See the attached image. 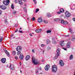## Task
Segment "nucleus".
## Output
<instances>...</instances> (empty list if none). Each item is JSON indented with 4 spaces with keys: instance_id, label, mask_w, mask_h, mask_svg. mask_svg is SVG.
Here are the masks:
<instances>
[{
    "instance_id": "f257e3e1",
    "label": "nucleus",
    "mask_w": 75,
    "mask_h": 75,
    "mask_svg": "<svg viewBox=\"0 0 75 75\" xmlns=\"http://www.w3.org/2000/svg\"><path fill=\"white\" fill-rule=\"evenodd\" d=\"M32 62L33 64L34 65H37L40 63L38 61L37 59H35V57H33L32 58Z\"/></svg>"
},
{
    "instance_id": "f03ea898",
    "label": "nucleus",
    "mask_w": 75,
    "mask_h": 75,
    "mask_svg": "<svg viewBox=\"0 0 75 75\" xmlns=\"http://www.w3.org/2000/svg\"><path fill=\"white\" fill-rule=\"evenodd\" d=\"M56 52L57 54H56L55 56L54 57V59H57L59 57V54H60V49H57Z\"/></svg>"
},
{
    "instance_id": "7ed1b4c3",
    "label": "nucleus",
    "mask_w": 75,
    "mask_h": 75,
    "mask_svg": "<svg viewBox=\"0 0 75 75\" xmlns=\"http://www.w3.org/2000/svg\"><path fill=\"white\" fill-rule=\"evenodd\" d=\"M52 72H56L57 71V67L55 65H54L52 66Z\"/></svg>"
},
{
    "instance_id": "20e7f679",
    "label": "nucleus",
    "mask_w": 75,
    "mask_h": 75,
    "mask_svg": "<svg viewBox=\"0 0 75 75\" xmlns=\"http://www.w3.org/2000/svg\"><path fill=\"white\" fill-rule=\"evenodd\" d=\"M10 0H4L3 1V3L5 6H8L9 4Z\"/></svg>"
},
{
    "instance_id": "39448f33",
    "label": "nucleus",
    "mask_w": 75,
    "mask_h": 75,
    "mask_svg": "<svg viewBox=\"0 0 75 75\" xmlns=\"http://www.w3.org/2000/svg\"><path fill=\"white\" fill-rule=\"evenodd\" d=\"M61 23L62 24H63V25H67L68 24V22L67 21H64L63 20H62Z\"/></svg>"
},
{
    "instance_id": "423d86ee",
    "label": "nucleus",
    "mask_w": 75,
    "mask_h": 75,
    "mask_svg": "<svg viewBox=\"0 0 75 75\" xmlns=\"http://www.w3.org/2000/svg\"><path fill=\"white\" fill-rule=\"evenodd\" d=\"M16 50L17 51H20L22 50V47L20 46H18L17 47Z\"/></svg>"
},
{
    "instance_id": "0eeeda50",
    "label": "nucleus",
    "mask_w": 75,
    "mask_h": 75,
    "mask_svg": "<svg viewBox=\"0 0 75 75\" xmlns=\"http://www.w3.org/2000/svg\"><path fill=\"white\" fill-rule=\"evenodd\" d=\"M59 63L61 67H63L64 65V63L62 60H60L59 62Z\"/></svg>"
},
{
    "instance_id": "6e6552de",
    "label": "nucleus",
    "mask_w": 75,
    "mask_h": 75,
    "mask_svg": "<svg viewBox=\"0 0 75 75\" xmlns=\"http://www.w3.org/2000/svg\"><path fill=\"white\" fill-rule=\"evenodd\" d=\"M66 16L67 18L68 17H69L71 16V14L69 12H66L65 13Z\"/></svg>"
},
{
    "instance_id": "1a4fd4ad",
    "label": "nucleus",
    "mask_w": 75,
    "mask_h": 75,
    "mask_svg": "<svg viewBox=\"0 0 75 75\" xmlns=\"http://www.w3.org/2000/svg\"><path fill=\"white\" fill-rule=\"evenodd\" d=\"M9 68L11 69L12 70H14L15 69V67H14V66L13 65H10V66H9Z\"/></svg>"
},
{
    "instance_id": "9d476101",
    "label": "nucleus",
    "mask_w": 75,
    "mask_h": 75,
    "mask_svg": "<svg viewBox=\"0 0 75 75\" xmlns=\"http://www.w3.org/2000/svg\"><path fill=\"white\" fill-rule=\"evenodd\" d=\"M45 71H48L50 69V66L48 65H47L45 68Z\"/></svg>"
},
{
    "instance_id": "9b49d317",
    "label": "nucleus",
    "mask_w": 75,
    "mask_h": 75,
    "mask_svg": "<svg viewBox=\"0 0 75 75\" xmlns=\"http://www.w3.org/2000/svg\"><path fill=\"white\" fill-rule=\"evenodd\" d=\"M6 58H3L1 59V61L2 63H4L6 62Z\"/></svg>"
},
{
    "instance_id": "f8f14e48",
    "label": "nucleus",
    "mask_w": 75,
    "mask_h": 75,
    "mask_svg": "<svg viewBox=\"0 0 75 75\" xmlns=\"http://www.w3.org/2000/svg\"><path fill=\"white\" fill-rule=\"evenodd\" d=\"M71 43L69 42H68L67 44V48H70L71 46H70Z\"/></svg>"
},
{
    "instance_id": "ddd939ff",
    "label": "nucleus",
    "mask_w": 75,
    "mask_h": 75,
    "mask_svg": "<svg viewBox=\"0 0 75 75\" xmlns=\"http://www.w3.org/2000/svg\"><path fill=\"white\" fill-rule=\"evenodd\" d=\"M0 8H1L2 10H5L7 8V7L4 5L0 6Z\"/></svg>"
},
{
    "instance_id": "4468645a",
    "label": "nucleus",
    "mask_w": 75,
    "mask_h": 75,
    "mask_svg": "<svg viewBox=\"0 0 75 75\" xmlns=\"http://www.w3.org/2000/svg\"><path fill=\"white\" fill-rule=\"evenodd\" d=\"M64 40H63L60 41V45L61 46V47H63V46H64V45H65V44L64 43Z\"/></svg>"
},
{
    "instance_id": "2eb2a0df",
    "label": "nucleus",
    "mask_w": 75,
    "mask_h": 75,
    "mask_svg": "<svg viewBox=\"0 0 75 75\" xmlns=\"http://www.w3.org/2000/svg\"><path fill=\"white\" fill-rule=\"evenodd\" d=\"M19 58L21 60H23V58H24V56H23V54H21L19 56Z\"/></svg>"
},
{
    "instance_id": "dca6fc26",
    "label": "nucleus",
    "mask_w": 75,
    "mask_h": 75,
    "mask_svg": "<svg viewBox=\"0 0 75 75\" xmlns=\"http://www.w3.org/2000/svg\"><path fill=\"white\" fill-rule=\"evenodd\" d=\"M30 58V56L29 55H27L25 57V59L26 61H28Z\"/></svg>"
},
{
    "instance_id": "f3484780",
    "label": "nucleus",
    "mask_w": 75,
    "mask_h": 75,
    "mask_svg": "<svg viewBox=\"0 0 75 75\" xmlns=\"http://www.w3.org/2000/svg\"><path fill=\"white\" fill-rule=\"evenodd\" d=\"M38 21L39 23H42V19L41 18H40L38 19Z\"/></svg>"
},
{
    "instance_id": "a211bd4d",
    "label": "nucleus",
    "mask_w": 75,
    "mask_h": 75,
    "mask_svg": "<svg viewBox=\"0 0 75 75\" xmlns=\"http://www.w3.org/2000/svg\"><path fill=\"white\" fill-rule=\"evenodd\" d=\"M4 51H5L6 54L7 55L8 57H10V53L8 52L6 50H4Z\"/></svg>"
},
{
    "instance_id": "6ab92c4d",
    "label": "nucleus",
    "mask_w": 75,
    "mask_h": 75,
    "mask_svg": "<svg viewBox=\"0 0 75 75\" xmlns=\"http://www.w3.org/2000/svg\"><path fill=\"white\" fill-rule=\"evenodd\" d=\"M41 29H38L35 30V31L36 33H40V32L41 31Z\"/></svg>"
},
{
    "instance_id": "aec40b11",
    "label": "nucleus",
    "mask_w": 75,
    "mask_h": 75,
    "mask_svg": "<svg viewBox=\"0 0 75 75\" xmlns=\"http://www.w3.org/2000/svg\"><path fill=\"white\" fill-rule=\"evenodd\" d=\"M18 3L20 5H23V2H22V1H21V0H18Z\"/></svg>"
},
{
    "instance_id": "412c9836",
    "label": "nucleus",
    "mask_w": 75,
    "mask_h": 75,
    "mask_svg": "<svg viewBox=\"0 0 75 75\" xmlns=\"http://www.w3.org/2000/svg\"><path fill=\"white\" fill-rule=\"evenodd\" d=\"M54 21H61V18H56L54 19Z\"/></svg>"
},
{
    "instance_id": "4be33fe9",
    "label": "nucleus",
    "mask_w": 75,
    "mask_h": 75,
    "mask_svg": "<svg viewBox=\"0 0 75 75\" xmlns=\"http://www.w3.org/2000/svg\"><path fill=\"white\" fill-rule=\"evenodd\" d=\"M74 58V56L72 54H71V56H70V60H72V59H73Z\"/></svg>"
},
{
    "instance_id": "5701e85b",
    "label": "nucleus",
    "mask_w": 75,
    "mask_h": 75,
    "mask_svg": "<svg viewBox=\"0 0 75 75\" xmlns=\"http://www.w3.org/2000/svg\"><path fill=\"white\" fill-rule=\"evenodd\" d=\"M60 11L61 13H64V10L63 8H61L60 10Z\"/></svg>"
},
{
    "instance_id": "b1692460",
    "label": "nucleus",
    "mask_w": 75,
    "mask_h": 75,
    "mask_svg": "<svg viewBox=\"0 0 75 75\" xmlns=\"http://www.w3.org/2000/svg\"><path fill=\"white\" fill-rule=\"evenodd\" d=\"M69 30L70 31V33L72 34H74V33L73 32V30H72L71 29H69Z\"/></svg>"
},
{
    "instance_id": "393cba45",
    "label": "nucleus",
    "mask_w": 75,
    "mask_h": 75,
    "mask_svg": "<svg viewBox=\"0 0 75 75\" xmlns=\"http://www.w3.org/2000/svg\"><path fill=\"white\" fill-rule=\"evenodd\" d=\"M12 54L13 55H15L16 54V52L15 51H13L12 52Z\"/></svg>"
},
{
    "instance_id": "a878e982",
    "label": "nucleus",
    "mask_w": 75,
    "mask_h": 75,
    "mask_svg": "<svg viewBox=\"0 0 75 75\" xmlns=\"http://www.w3.org/2000/svg\"><path fill=\"white\" fill-rule=\"evenodd\" d=\"M11 8L12 9H13V10L14 9V4H12V5L11 6Z\"/></svg>"
},
{
    "instance_id": "bb28decb",
    "label": "nucleus",
    "mask_w": 75,
    "mask_h": 75,
    "mask_svg": "<svg viewBox=\"0 0 75 75\" xmlns=\"http://www.w3.org/2000/svg\"><path fill=\"white\" fill-rule=\"evenodd\" d=\"M21 54H21V52L20 51H18V52L17 53V55H20Z\"/></svg>"
},
{
    "instance_id": "cd10ccee",
    "label": "nucleus",
    "mask_w": 75,
    "mask_h": 75,
    "mask_svg": "<svg viewBox=\"0 0 75 75\" xmlns=\"http://www.w3.org/2000/svg\"><path fill=\"white\" fill-rule=\"evenodd\" d=\"M51 30H47V31L46 33H47V34H48V33H51Z\"/></svg>"
},
{
    "instance_id": "c85d7f7f",
    "label": "nucleus",
    "mask_w": 75,
    "mask_h": 75,
    "mask_svg": "<svg viewBox=\"0 0 75 75\" xmlns=\"http://www.w3.org/2000/svg\"><path fill=\"white\" fill-rule=\"evenodd\" d=\"M47 16L48 17H51V15H50V13H47Z\"/></svg>"
},
{
    "instance_id": "c756f323",
    "label": "nucleus",
    "mask_w": 75,
    "mask_h": 75,
    "mask_svg": "<svg viewBox=\"0 0 75 75\" xmlns=\"http://www.w3.org/2000/svg\"><path fill=\"white\" fill-rule=\"evenodd\" d=\"M50 40H49L48 39H47L46 41L47 44H48L49 43H50Z\"/></svg>"
},
{
    "instance_id": "7c9ffc66",
    "label": "nucleus",
    "mask_w": 75,
    "mask_h": 75,
    "mask_svg": "<svg viewBox=\"0 0 75 75\" xmlns=\"http://www.w3.org/2000/svg\"><path fill=\"white\" fill-rule=\"evenodd\" d=\"M3 40V37H1L0 39V42H2V40Z\"/></svg>"
},
{
    "instance_id": "2f4dec72",
    "label": "nucleus",
    "mask_w": 75,
    "mask_h": 75,
    "mask_svg": "<svg viewBox=\"0 0 75 75\" xmlns=\"http://www.w3.org/2000/svg\"><path fill=\"white\" fill-rule=\"evenodd\" d=\"M5 23L6 24H7L8 23V21H7V19H5Z\"/></svg>"
},
{
    "instance_id": "473e14b6",
    "label": "nucleus",
    "mask_w": 75,
    "mask_h": 75,
    "mask_svg": "<svg viewBox=\"0 0 75 75\" xmlns=\"http://www.w3.org/2000/svg\"><path fill=\"white\" fill-rule=\"evenodd\" d=\"M35 17H33L31 19V20L32 21H35Z\"/></svg>"
},
{
    "instance_id": "72a5a7b5",
    "label": "nucleus",
    "mask_w": 75,
    "mask_h": 75,
    "mask_svg": "<svg viewBox=\"0 0 75 75\" xmlns=\"http://www.w3.org/2000/svg\"><path fill=\"white\" fill-rule=\"evenodd\" d=\"M16 13H17V11H13L12 12V13L13 14H16Z\"/></svg>"
},
{
    "instance_id": "f704fd0d",
    "label": "nucleus",
    "mask_w": 75,
    "mask_h": 75,
    "mask_svg": "<svg viewBox=\"0 0 75 75\" xmlns=\"http://www.w3.org/2000/svg\"><path fill=\"white\" fill-rule=\"evenodd\" d=\"M51 49L50 47V46H48L47 48V50H50Z\"/></svg>"
},
{
    "instance_id": "c9c22d12",
    "label": "nucleus",
    "mask_w": 75,
    "mask_h": 75,
    "mask_svg": "<svg viewBox=\"0 0 75 75\" xmlns=\"http://www.w3.org/2000/svg\"><path fill=\"white\" fill-rule=\"evenodd\" d=\"M38 70H39V69L38 68L37 70L36 71V74H38Z\"/></svg>"
},
{
    "instance_id": "e433bc0d",
    "label": "nucleus",
    "mask_w": 75,
    "mask_h": 75,
    "mask_svg": "<svg viewBox=\"0 0 75 75\" xmlns=\"http://www.w3.org/2000/svg\"><path fill=\"white\" fill-rule=\"evenodd\" d=\"M24 11L27 12V9L25 7L24 8Z\"/></svg>"
},
{
    "instance_id": "4c0bfd02",
    "label": "nucleus",
    "mask_w": 75,
    "mask_h": 75,
    "mask_svg": "<svg viewBox=\"0 0 75 75\" xmlns=\"http://www.w3.org/2000/svg\"><path fill=\"white\" fill-rule=\"evenodd\" d=\"M52 43L53 44H56V43H57V42H55V41H53L52 42Z\"/></svg>"
},
{
    "instance_id": "58836bf2",
    "label": "nucleus",
    "mask_w": 75,
    "mask_h": 75,
    "mask_svg": "<svg viewBox=\"0 0 75 75\" xmlns=\"http://www.w3.org/2000/svg\"><path fill=\"white\" fill-rule=\"evenodd\" d=\"M39 9H36V13H37L38 11H39Z\"/></svg>"
},
{
    "instance_id": "ea45409f",
    "label": "nucleus",
    "mask_w": 75,
    "mask_h": 75,
    "mask_svg": "<svg viewBox=\"0 0 75 75\" xmlns=\"http://www.w3.org/2000/svg\"><path fill=\"white\" fill-rule=\"evenodd\" d=\"M75 38L74 37L72 39V40L73 41H75Z\"/></svg>"
},
{
    "instance_id": "a19ab883",
    "label": "nucleus",
    "mask_w": 75,
    "mask_h": 75,
    "mask_svg": "<svg viewBox=\"0 0 75 75\" xmlns=\"http://www.w3.org/2000/svg\"><path fill=\"white\" fill-rule=\"evenodd\" d=\"M63 50H64L65 51H67V48L63 47Z\"/></svg>"
},
{
    "instance_id": "79ce46f5",
    "label": "nucleus",
    "mask_w": 75,
    "mask_h": 75,
    "mask_svg": "<svg viewBox=\"0 0 75 75\" xmlns=\"http://www.w3.org/2000/svg\"><path fill=\"white\" fill-rule=\"evenodd\" d=\"M32 52L33 53H34L35 52V51H34V50L32 49Z\"/></svg>"
},
{
    "instance_id": "37998d69",
    "label": "nucleus",
    "mask_w": 75,
    "mask_h": 75,
    "mask_svg": "<svg viewBox=\"0 0 75 75\" xmlns=\"http://www.w3.org/2000/svg\"><path fill=\"white\" fill-rule=\"evenodd\" d=\"M15 58L16 59H18V57L17 56H16L15 57Z\"/></svg>"
},
{
    "instance_id": "c03bdc74",
    "label": "nucleus",
    "mask_w": 75,
    "mask_h": 75,
    "mask_svg": "<svg viewBox=\"0 0 75 75\" xmlns=\"http://www.w3.org/2000/svg\"><path fill=\"white\" fill-rule=\"evenodd\" d=\"M43 22L45 23H47V21H44Z\"/></svg>"
},
{
    "instance_id": "a18cd8bd",
    "label": "nucleus",
    "mask_w": 75,
    "mask_h": 75,
    "mask_svg": "<svg viewBox=\"0 0 75 75\" xmlns=\"http://www.w3.org/2000/svg\"><path fill=\"white\" fill-rule=\"evenodd\" d=\"M19 33H23V31H22L19 30Z\"/></svg>"
},
{
    "instance_id": "49530a36",
    "label": "nucleus",
    "mask_w": 75,
    "mask_h": 75,
    "mask_svg": "<svg viewBox=\"0 0 75 75\" xmlns=\"http://www.w3.org/2000/svg\"><path fill=\"white\" fill-rule=\"evenodd\" d=\"M72 20L74 21H75V18H73Z\"/></svg>"
},
{
    "instance_id": "de8ad7c7",
    "label": "nucleus",
    "mask_w": 75,
    "mask_h": 75,
    "mask_svg": "<svg viewBox=\"0 0 75 75\" xmlns=\"http://www.w3.org/2000/svg\"><path fill=\"white\" fill-rule=\"evenodd\" d=\"M15 2L16 3H17V0H15Z\"/></svg>"
},
{
    "instance_id": "09e8293b",
    "label": "nucleus",
    "mask_w": 75,
    "mask_h": 75,
    "mask_svg": "<svg viewBox=\"0 0 75 75\" xmlns=\"http://www.w3.org/2000/svg\"><path fill=\"white\" fill-rule=\"evenodd\" d=\"M41 46H42V47H44V44H42L41 45Z\"/></svg>"
},
{
    "instance_id": "8fccbe9b",
    "label": "nucleus",
    "mask_w": 75,
    "mask_h": 75,
    "mask_svg": "<svg viewBox=\"0 0 75 75\" xmlns=\"http://www.w3.org/2000/svg\"><path fill=\"white\" fill-rule=\"evenodd\" d=\"M13 35H14L13 34H12L11 36V37H13Z\"/></svg>"
},
{
    "instance_id": "3c124183",
    "label": "nucleus",
    "mask_w": 75,
    "mask_h": 75,
    "mask_svg": "<svg viewBox=\"0 0 75 75\" xmlns=\"http://www.w3.org/2000/svg\"><path fill=\"white\" fill-rule=\"evenodd\" d=\"M29 35L30 36H32V34L31 33H30Z\"/></svg>"
},
{
    "instance_id": "603ef678",
    "label": "nucleus",
    "mask_w": 75,
    "mask_h": 75,
    "mask_svg": "<svg viewBox=\"0 0 75 75\" xmlns=\"http://www.w3.org/2000/svg\"><path fill=\"white\" fill-rule=\"evenodd\" d=\"M57 13L58 14H61V12H57Z\"/></svg>"
},
{
    "instance_id": "864d4df0",
    "label": "nucleus",
    "mask_w": 75,
    "mask_h": 75,
    "mask_svg": "<svg viewBox=\"0 0 75 75\" xmlns=\"http://www.w3.org/2000/svg\"><path fill=\"white\" fill-rule=\"evenodd\" d=\"M1 14V11H0V16Z\"/></svg>"
},
{
    "instance_id": "5fc2aeb1",
    "label": "nucleus",
    "mask_w": 75,
    "mask_h": 75,
    "mask_svg": "<svg viewBox=\"0 0 75 75\" xmlns=\"http://www.w3.org/2000/svg\"><path fill=\"white\" fill-rule=\"evenodd\" d=\"M17 31H18V30L16 29L15 31V33H16V32H17Z\"/></svg>"
},
{
    "instance_id": "6e6d98bb",
    "label": "nucleus",
    "mask_w": 75,
    "mask_h": 75,
    "mask_svg": "<svg viewBox=\"0 0 75 75\" xmlns=\"http://www.w3.org/2000/svg\"><path fill=\"white\" fill-rule=\"evenodd\" d=\"M63 36H66V37H68V36H69V35H63Z\"/></svg>"
},
{
    "instance_id": "4d7b16f0",
    "label": "nucleus",
    "mask_w": 75,
    "mask_h": 75,
    "mask_svg": "<svg viewBox=\"0 0 75 75\" xmlns=\"http://www.w3.org/2000/svg\"><path fill=\"white\" fill-rule=\"evenodd\" d=\"M34 1L35 4H37V2H36V1Z\"/></svg>"
},
{
    "instance_id": "13d9d810",
    "label": "nucleus",
    "mask_w": 75,
    "mask_h": 75,
    "mask_svg": "<svg viewBox=\"0 0 75 75\" xmlns=\"http://www.w3.org/2000/svg\"><path fill=\"white\" fill-rule=\"evenodd\" d=\"M40 70H42V69H41V67H40Z\"/></svg>"
},
{
    "instance_id": "bf43d9fd",
    "label": "nucleus",
    "mask_w": 75,
    "mask_h": 75,
    "mask_svg": "<svg viewBox=\"0 0 75 75\" xmlns=\"http://www.w3.org/2000/svg\"><path fill=\"white\" fill-rule=\"evenodd\" d=\"M42 62H44V59H43L42 60Z\"/></svg>"
},
{
    "instance_id": "052dcab7",
    "label": "nucleus",
    "mask_w": 75,
    "mask_h": 75,
    "mask_svg": "<svg viewBox=\"0 0 75 75\" xmlns=\"http://www.w3.org/2000/svg\"><path fill=\"white\" fill-rule=\"evenodd\" d=\"M20 65H21V62L20 63Z\"/></svg>"
},
{
    "instance_id": "680f3d73",
    "label": "nucleus",
    "mask_w": 75,
    "mask_h": 75,
    "mask_svg": "<svg viewBox=\"0 0 75 75\" xmlns=\"http://www.w3.org/2000/svg\"><path fill=\"white\" fill-rule=\"evenodd\" d=\"M23 1H26V0H23Z\"/></svg>"
},
{
    "instance_id": "e2e57ef3",
    "label": "nucleus",
    "mask_w": 75,
    "mask_h": 75,
    "mask_svg": "<svg viewBox=\"0 0 75 75\" xmlns=\"http://www.w3.org/2000/svg\"><path fill=\"white\" fill-rule=\"evenodd\" d=\"M15 25L16 27H17V25Z\"/></svg>"
},
{
    "instance_id": "0e129e2a",
    "label": "nucleus",
    "mask_w": 75,
    "mask_h": 75,
    "mask_svg": "<svg viewBox=\"0 0 75 75\" xmlns=\"http://www.w3.org/2000/svg\"><path fill=\"white\" fill-rule=\"evenodd\" d=\"M22 28H20V30H21Z\"/></svg>"
},
{
    "instance_id": "69168bd1",
    "label": "nucleus",
    "mask_w": 75,
    "mask_h": 75,
    "mask_svg": "<svg viewBox=\"0 0 75 75\" xmlns=\"http://www.w3.org/2000/svg\"><path fill=\"white\" fill-rule=\"evenodd\" d=\"M25 6H27V4H25Z\"/></svg>"
},
{
    "instance_id": "338daca9",
    "label": "nucleus",
    "mask_w": 75,
    "mask_h": 75,
    "mask_svg": "<svg viewBox=\"0 0 75 75\" xmlns=\"http://www.w3.org/2000/svg\"><path fill=\"white\" fill-rule=\"evenodd\" d=\"M21 72H22L21 71V70H20V73H21Z\"/></svg>"
},
{
    "instance_id": "774afa93",
    "label": "nucleus",
    "mask_w": 75,
    "mask_h": 75,
    "mask_svg": "<svg viewBox=\"0 0 75 75\" xmlns=\"http://www.w3.org/2000/svg\"><path fill=\"white\" fill-rule=\"evenodd\" d=\"M74 75H75V72H74Z\"/></svg>"
}]
</instances>
